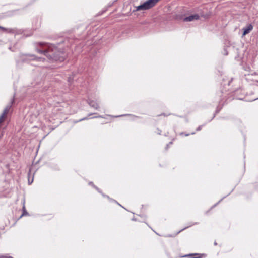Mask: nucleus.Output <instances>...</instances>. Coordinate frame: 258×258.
<instances>
[{"instance_id": "1", "label": "nucleus", "mask_w": 258, "mask_h": 258, "mask_svg": "<svg viewBox=\"0 0 258 258\" xmlns=\"http://www.w3.org/2000/svg\"><path fill=\"white\" fill-rule=\"evenodd\" d=\"M36 51L45 55L50 61H63L66 57L65 53L55 45L45 42L36 43Z\"/></svg>"}, {"instance_id": "2", "label": "nucleus", "mask_w": 258, "mask_h": 258, "mask_svg": "<svg viewBox=\"0 0 258 258\" xmlns=\"http://www.w3.org/2000/svg\"><path fill=\"white\" fill-rule=\"evenodd\" d=\"M19 58L20 60L16 61L17 63H19L20 61L29 63L32 60L43 62L45 60L44 58L36 57L34 55L30 54H21L19 55Z\"/></svg>"}, {"instance_id": "3", "label": "nucleus", "mask_w": 258, "mask_h": 258, "mask_svg": "<svg viewBox=\"0 0 258 258\" xmlns=\"http://www.w3.org/2000/svg\"><path fill=\"white\" fill-rule=\"evenodd\" d=\"M159 0H148L136 7V11L146 10L154 7Z\"/></svg>"}, {"instance_id": "4", "label": "nucleus", "mask_w": 258, "mask_h": 258, "mask_svg": "<svg viewBox=\"0 0 258 258\" xmlns=\"http://www.w3.org/2000/svg\"><path fill=\"white\" fill-rule=\"evenodd\" d=\"M199 19V16L198 14H194L190 15L188 17L184 18L183 21L185 22L192 21L195 20H198Z\"/></svg>"}, {"instance_id": "5", "label": "nucleus", "mask_w": 258, "mask_h": 258, "mask_svg": "<svg viewBox=\"0 0 258 258\" xmlns=\"http://www.w3.org/2000/svg\"><path fill=\"white\" fill-rule=\"evenodd\" d=\"M14 99L13 98L12 100V101H11L10 104L8 105L5 107V109L3 111V114H4V115H6L8 113V112H9L11 107H12V105L13 103H14Z\"/></svg>"}, {"instance_id": "6", "label": "nucleus", "mask_w": 258, "mask_h": 258, "mask_svg": "<svg viewBox=\"0 0 258 258\" xmlns=\"http://www.w3.org/2000/svg\"><path fill=\"white\" fill-rule=\"evenodd\" d=\"M88 103L89 105L95 109H98L99 108V105L97 103L93 100H89L88 101Z\"/></svg>"}, {"instance_id": "7", "label": "nucleus", "mask_w": 258, "mask_h": 258, "mask_svg": "<svg viewBox=\"0 0 258 258\" xmlns=\"http://www.w3.org/2000/svg\"><path fill=\"white\" fill-rule=\"evenodd\" d=\"M252 29V25L251 24H249L246 27L243 28V35H245L249 33Z\"/></svg>"}, {"instance_id": "8", "label": "nucleus", "mask_w": 258, "mask_h": 258, "mask_svg": "<svg viewBox=\"0 0 258 258\" xmlns=\"http://www.w3.org/2000/svg\"><path fill=\"white\" fill-rule=\"evenodd\" d=\"M6 115L4 114H2V115L0 116V123L3 122L4 121V118L5 117Z\"/></svg>"}, {"instance_id": "9", "label": "nucleus", "mask_w": 258, "mask_h": 258, "mask_svg": "<svg viewBox=\"0 0 258 258\" xmlns=\"http://www.w3.org/2000/svg\"><path fill=\"white\" fill-rule=\"evenodd\" d=\"M23 214H22V216H24V215H27V214H28V213H27V211H26L25 207V206H24V205L23 206Z\"/></svg>"}, {"instance_id": "10", "label": "nucleus", "mask_w": 258, "mask_h": 258, "mask_svg": "<svg viewBox=\"0 0 258 258\" xmlns=\"http://www.w3.org/2000/svg\"><path fill=\"white\" fill-rule=\"evenodd\" d=\"M94 188H95L97 191H98L99 192H100V193H101V191L99 190V188H98L97 187H96V186H94Z\"/></svg>"}, {"instance_id": "11", "label": "nucleus", "mask_w": 258, "mask_h": 258, "mask_svg": "<svg viewBox=\"0 0 258 258\" xmlns=\"http://www.w3.org/2000/svg\"><path fill=\"white\" fill-rule=\"evenodd\" d=\"M0 29L4 31H6L7 30L5 28L2 27V26L0 27Z\"/></svg>"}, {"instance_id": "12", "label": "nucleus", "mask_w": 258, "mask_h": 258, "mask_svg": "<svg viewBox=\"0 0 258 258\" xmlns=\"http://www.w3.org/2000/svg\"><path fill=\"white\" fill-rule=\"evenodd\" d=\"M202 125L201 126H199L197 128V131H200L201 130V128H202Z\"/></svg>"}, {"instance_id": "13", "label": "nucleus", "mask_w": 258, "mask_h": 258, "mask_svg": "<svg viewBox=\"0 0 258 258\" xmlns=\"http://www.w3.org/2000/svg\"><path fill=\"white\" fill-rule=\"evenodd\" d=\"M191 226V225H189V226H187V227H185V228H183V229H182L181 230L179 231L178 233H179V232H181V231H182V230H183L185 229L186 228H188V227H190V226Z\"/></svg>"}, {"instance_id": "14", "label": "nucleus", "mask_w": 258, "mask_h": 258, "mask_svg": "<svg viewBox=\"0 0 258 258\" xmlns=\"http://www.w3.org/2000/svg\"><path fill=\"white\" fill-rule=\"evenodd\" d=\"M89 184H90V185H92L93 186H95V185L93 184V182H90V183H89Z\"/></svg>"}, {"instance_id": "15", "label": "nucleus", "mask_w": 258, "mask_h": 258, "mask_svg": "<svg viewBox=\"0 0 258 258\" xmlns=\"http://www.w3.org/2000/svg\"><path fill=\"white\" fill-rule=\"evenodd\" d=\"M225 55H227L228 54V52L226 51V50H225Z\"/></svg>"}, {"instance_id": "16", "label": "nucleus", "mask_w": 258, "mask_h": 258, "mask_svg": "<svg viewBox=\"0 0 258 258\" xmlns=\"http://www.w3.org/2000/svg\"><path fill=\"white\" fill-rule=\"evenodd\" d=\"M214 244L215 245H217V242H216V241H215V242H214Z\"/></svg>"}, {"instance_id": "17", "label": "nucleus", "mask_w": 258, "mask_h": 258, "mask_svg": "<svg viewBox=\"0 0 258 258\" xmlns=\"http://www.w3.org/2000/svg\"><path fill=\"white\" fill-rule=\"evenodd\" d=\"M87 119V118H83V119H81L80 120H85V119Z\"/></svg>"}]
</instances>
